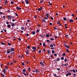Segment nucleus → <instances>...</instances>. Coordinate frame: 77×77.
<instances>
[{"label": "nucleus", "mask_w": 77, "mask_h": 77, "mask_svg": "<svg viewBox=\"0 0 77 77\" xmlns=\"http://www.w3.org/2000/svg\"><path fill=\"white\" fill-rule=\"evenodd\" d=\"M55 39H57V36H55Z\"/></svg>", "instance_id": "obj_55"}, {"label": "nucleus", "mask_w": 77, "mask_h": 77, "mask_svg": "<svg viewBox=\"0 0 77 77\" xmlns=\"http://www.w3.org/2000/svg\"><path fill=\"white\" fill-rule=\"evenodd\" d=\"M26 54H29V50L28 49L26 50Z\"/></svg>", "instance_id": "obj_3"}, {"label": "nucleus", "mask_w": 77, "mask_h": 77, "mask_svg": "<svg viewBox=\"0 0 77 77\" xmlns=\"http://www.w3.org/2000/svg\"><path fill=\"white\" fill-rule=\"evenodd\" d=\"M7 53L8 54H9V53H10V51H9V50L7 51Z\"/></svg>", "instance_id": "obj_14"}, {"label": "nucleus", "mask_w": 77, "mask_h": 77, "mask_svg": "<svg viewBox=\"0 0 77 77\" xmlns=\"http://www.w3.org/2000/svg\"><path fill=\"white\" fill-rule=\"evenodd\" d=\"M1 75H2V77H5V76L4 75H3V74L1 73Z\"/></svg>", "instance_id": "obj_21"}, {"label": "nucleus", "mask_w": 77, "mask_h": 77, "mask_svg": "<svg viewBox=\"0 0 77 77\" xmlns=\"http://www.w3.org/2000/svg\"><path fill=\"white\" fill-rule=\"evenodd\" d=\"M51 40V41H53V40H54V39L53 38H50Z\"/></svg>", "instance_id": "obj_40"}, {"label": "nucleus", "mask_w": 77, "mask_h": 77, "mask_svg": "<svg viewBox=\"0 0 77 77\" xmlns=\"http://www.w3.org/2000/svg\"><path fill=\"white\" fill-rule=\"evenodd\" d=\"M61 60H63L64 59V58L63 57H61Z\"/></svg>", "instance_id": "obj_29"}, {"label": "nucleus", "mask_w": 77, "mask_h": 77, "mask_svg": "<svg viewBox=\"0 0 77 77\" xmlns=\"http://www.w3.org/2000/svg\"><path fill=\"white\" fill-rule=\"evenodd\" d=\"M68 74L69 75H71V73L70 72H69Z\"/></svg>", "instance_id": "obj_53"}, {"label": "nucleus", "mask_w": 77, "mask_h": 77, "mask_svg": "<svg viewBox=\"0 0 77 77\" xmlns=\"http://www.w3.org/2000/svg\"><path fill=\"white\" fill-rule=\"evenodd\" d=\"M36 32L35 31H33L32 32V35H35Z\"/></svg>", "instance_id": "obj_13"}, {"label": "nucleus", "mask_w": 77, "mask_h": 77, "mask_svg": "<svg viewBox=\"0 0 77 77\" xmlns=\"http://www.w3.org/2000/svg\"><path fill=\"white\" fill-rule=\"evenodd\" d=\"M65 47H66V48H69V45H64Z\"/></svg>", "instance_id": "obj_4"}, {"label": "nucleus", "mask_w": 77, "mask_h": 77, "mask_svg": "<svg viewBox=\"0 0 77 77\" xmlns=\"http://www.w3.org/2000/svg\"><path fill=\"white\" fill-rule=\"evenodd\" d=\"M60 69L59 68H57V70H58V71L60 70Z\"/></svg>", "instance_id": "obj_54"}, {"label": "nucleus", "mask_w": 77, "mask_h": 77, "mask_svg": "<svg viewBox=\"0 0 77 77\" xmlns=\"http://www.w3.org/2000/svg\"><path fill=\"white\" fill-rule=\"evenodd\" d=\"M3 72H4V74H5L6 73V71H5V70H4L3 71Z\"/></svg>", "instance_id": "obj_23"}, {"label": "nucleus", "mask_w": 77, "mask_h": 77, "mask_svg": "<svg viewBox=\"0 0 77 77\" xmlns=\"http://www.w3.org/2000/svg\"><path fill=\"white\" fill-rule=\"evenodd\" d=\"M2 8H3V7H2L0 6V9H2Z\"/></svg>", "instance_id": "obj_60"}, {"label": "nucleus", "mask_w": 77, "mask_h": 77, "mask_svg": "<svg viewBox=\"0 0 77 77\" xmlns=\"http://www.w3.org/2000/svg\"><path fill=\"white\" fill-rule=\"evenodd\" d=\"M14 48H12L9 49V51H10V52H12V51H14Z\"/></svg>", "instance_id": "obj_1"}, {"label": "nucleus", "mask_w": 77, "mask_h": 77, "mask_svg": "<svg viewBox=\"0 0 77 77\" xmlns=\"http://www.w3.org/2000/svg\"><path fill=\"white\" fill-rule=\"evenodd\" d=\"M18 39L19 41H21V38H18Z\"/></svg>", "instance_id": "obj_64"}, {"label": "nucleus", "mask_w": 77, "mask_h": 77, "mask_svg": "<svg viewBox=\"0 0 77 77\" xmlns=\"http://www.w3.org/2000/svg\"><path fill=\"white\" fill-rule=\"evenodd\" d=\"M5 68L6 69H8V67L7 66H5Z\"/></svg>", "instance_id": "obj_43"}, {"label": "nucleus", "mask_w": 77, "mask_h": 77, "mask_svg": "<svg viewBox=\"0 0 77 77\" xmlns=\"http://www.w3.org/2000/svg\"><path fill=\"white\" fill-rule=\"evenodd\" d=\"M66 50L67 53H69V50L68 49H66Z\"/></svg>", "instance_id": "obj_33"}, {"label": "nucleus", "mask_w": 77, "mask_h": 77, "mask_svg": "<svg viewBox=\"0 0 77 77\" xmlns=\"http://www.w3.org/2000/svg\"><path fill=\"white\" fill-rule=\"evenodd\" d=\"M46 16H47V17H48L49 18H50V17H49V15H48V14H46Z\"/></svg>", "instance_id": "obj_12"}, {"label": "nucleus", "mask_w": 77, "mask_h": 77, "mask_svg": "<svg viewBox=\"0 0 77 77\" xmlns=\"http://www.w3.org/2000/svg\"><path fill=\"white\" fill-rule=\"evenodd\" d=\"M48 18H49L48 17H44V19L45 20H48Z\"/></svg>", "instance_id": "obj_7"}, {"label": "nucleus", "mask_w": 77, "mask_h": 77, "mask_svg": "<svg viewBox=\"0 0 77 77\" xmlns=\"http://www.w3.org/2000/svg\"><path fill=\"white\" fill-rule=\"evenodd\" d=\"M11 26H12V27H14L15 26V23H12L11 25Z\"/></svg>", "instance_id": "obj_8"}, {"label": "nucleus", "mask_w": 77, "mask_h": 77, "mask_svg": "<svg viewBox=\"0 0 77 77\" xmlns=\"http://www.w3.org/2000/svg\"><path fill=\"white\" fill-rule=\"evenodd\" d=\"M5 3H7V0H6L5 1Z\"/></svg>", "instance_id": "obj_63"}, {"label": "nucleus", "mask_w": 77, "mask_h": 77, "mask_svg": "<svg viewBox=\"0 0 77 77\" xmlns=\"http://www.w3.org/2000/svg\"><path fill=\"white\" fill-rule=\"evenodd\" d=\"M30 67H29V69H28V71H30Z\"/></svg>", "instance_id": "obj_39"}, {"label": "nucleus", "mask_w": 77, "mask_h": 77, "mask_svg": "<svg viewBox=\"0 0 77 77\" xmlns=\"http://www.w3.org/2000/svg\"><path fill=\"white\" fill-rule=\"evenodd\" d=\"M47 52L48 53H50V51L49 50H48Z\"/></svg>", "instance_id": "obj_46"}, {"label": "nucleus", "mask_w": 77, "mask_h": 77, "mask_svg": "<svg viewBox=\"0 0 77 77\" xmlns=\"http://www.w3.org/2000/svg\"><path fill=\"white\" fill-rule=\"evenodd\" d=\"M54 56H57V54H54Z\"/></svg>", "instance_id": "obj_57"}, {"label": "nucleus", "mask_w": 77, "mask_h": 77, "mask_svg": "<svg viewBox=\"0 0 77 77\" xmlns=\"http://www.w3.org/2000/svg\"><path fill=\"white\" fill-rule=\"evenodd\" d=\"M21 33H23V31L21 30L20 31Z\"/></svg>", "instance_id": "obj_62"}, {"label": "nucleus", "mask_w": 77, "mask_h": 77, "mask_svg": "<svg viewBox=\"0 0 77 77\" xmlns=\"http://www.w3.org/2000/svg\"><path fill=\"white\" fill-rule=\"evenodd\" d=\"M40 36L42 38H44V36L42 35H40Z\"/></svg>", "instance_id": "obj_47"}, {"label": "nucleus", "mask_w": 77, "mask_h": 77, "mask_svg": "<svg viewBox=\"0 0 77 77\" xmlns=\"http://www.w3.org/2000/svg\"><path fill=\"white\" fill-rule=\"evenodd\" d=\"M49 34H47L46 35V37H49Z\"/></svg>", "instance_id": "obj_38"}, {"label": "nucleus", "mask_w": 77, "mask_h": 77, "mask_svg": "<svg viewBox=\"0 0 77 77\" xmlns=\"http://www.w3.org/2000/svg\"><path fill=\"white\" fill-rule=\"evenodd\" d=\"M42 7H40V8H38V11H40L42 10Z\"/></svg>", "instance_id": "obj_6"}, {"label": "nucleus", "mask_w": 77, "mask_h": 77, "mask_svg": "<svg viewBox=\"0 0 77 77\" xmlns=\"http://www.w3.org/2000/svg\"><path fill=\"white\" fill-rule=\"evenodd\" d=\"M35 70H36V72H37V73L39 72V71L38 70V69H36Z\"/></svg>", "instance_id": "obj_17"}, {"label": "nucleus", "mask_w": 77, "mask_h": 77, "mask_svg": "<svg viewBox=\"0 0 77 77\" xmlns=\"http://www.w3.org/2000/svg\"><path fill=\"white\" fill-rule=\"evenodd\" d=\"M72 71H73V72H75V70L74 69H73L72 70Z\"/></svg>", "instance_id": "obj_31"}, {"label": "nucleus", "mask_w": 77, "mask_h": 77, "mask_svg": "<svg viewBox=\"0 0 77 77\" xmlns=\"http://www.w3.org/2000/svg\"><path fill=\"white\" fill-rule=\"evenodd\" d=\"M25 2H26V4H29V1L26 0L25 1Z\"/></svg>", "instance_id": "obj_10"}, {"label": "nucleus", "mask_w": 77, "mask_h": 77, "mask_svg": "<svg viewBox=\"0 0 77 77\" xmlns=\"http://www.w3.org/2000/svg\"><path fill=\"white\" fill-rule=\"evenodd\" d=\"M51 47H53V45H50Z\"/></svg>", "instance_id": "obj_30"}, {"label": "nucleus", "mask_w": 77, "mask_h": 77, "mask_svg": "<svg viewBox=\"0 0 77 77\" xmlns=\"http://www.w3.org/2000/svg\"><path fill=\"white\" fill-rule=\"evenodd\" d=\"M21 30H23L24 29V27H22L21 28Z\"/></svg>", "instance_id": "obj_28"}, {"label": "nucleus", "mask_w": 77, "mask_h": 77, "mask_svg": "<svg viewBox=\"0 0 77 77\" xmlns=\"http://www.w3.org/2000/svg\"><path fill=\"white\" fill-rule=\"evenodd\" d=\"M60 60V58H57V61H59V60Z\"/></svg>", "instance_id": "obj_19"}, {"label": "nucleus", "mask_w": 77, "mask_h": 77, "mask_svg": "<svg viewBox=\"0 0 77 77\" xmlns=\"http://www.w3.org/2000/svg\"><path fill=\"white\" fill-rule=\"evenodd\" d=\"M52 53H55V51H54V50H53L52 51Z\"/></svg>", "instance_id": "obj_20"}, {"label": "nucleus", "mask_w": 77, "mask_h": 77, "mask_svg": "<svg viewBox=\"0 0 77 77\" xmlns=\"http://www.w3.org/2000/svg\"><path fill=\"white\" fill-rule=\"evenodd\" d=\"M40 65H42L43 66H44V64L43 63H42V62H40Z\"/></svg>", "instance_id": "obj_5"}, {"label": "nucleus", "mask_w": 77, "mask_h": 77, "mask_svg": "<svg viewBox=\"0 0 77 77\" xmlns=\"http://www.w3.org/2000/svg\"><path fill=\"white\" fill-rule=\"evenodd\" d=\"M43 45L44 46V47L45 46V43H43Z\"/></svg>", "instance_id": "obj_41"}, {"label": "nucleus", "mask_w": 77, "mask_h": 77, "mask_svg": "<svg viewBox=\"0 0 77 77\" xmlns=\"http://www.w3.org/2000/svg\"><path fill=\"white\" fill-rule=\"evenodd\" d=\"M74 20H73L70 19L69 20V22H73Z\"/></svg>", "instance_id": "obj_18"}, {"label": "nucleus", "mask_w": 77, "mask_h": 77, "mask_svg": "<svg viewBox=\"0 0 77 77\" xmlns=\"http://www.w3.org/2000/svg\"><path fill=\"white\" fill-rule=\"evenodd\" d=\"M23 72H26V69H23Z\"/></svg>", "instance_id": "obj_16"}, {"label": "nucleus", "mask_w": 77, "mask_h": 77, "mask_svg": "<svg viewBox=\"0 0 77 77\" xmlns=\"http://www.w3.org/2000/svg\"><path fill=\"white\" fill-rule=\"evenodd\" d=\"M11 4H14V2L13 1L11 2Z\"/></svg>", "instance_id": "obj_37"}, {"label": "nucleus", "mask_w": 77, "mask_h": 77, "mask_svg": "<svg viewBox=\"0 0 77 77\" xmlns=\"http://www.w3.org/2000/svg\"><path fill=\"white\" fill-rule=\"evenodd\" d=\"M15 15H16V16H17V17H18V14H17L15 13Z\"/></svg>", "instance_id": "obj_56"}, {"label": "nucleus", "mask_w": 77, "mask_h": 77, "mask_svg": "<svg viewBox=\"0 0 77 77\" xmlns=\"http://www.w3.org/2000/svg\"><path fill=\"white\" fill-rule=\"evenodd\" d=\"M39 29H38L37 30V33H39Z\"/></svg>", "instance_id": "obj_36"}, {"label": "nucleus", "mask_w": 77, "mask_h": 77, "mask_svg": "<svg viewBox=\"0 0 77 77\" xmlns=\"http://www.w3.org/2000/svg\"><path fill=\"white\" fill-rule=\"evenodd\" d=\"M26 36H29V34H26Z\"/></svg>", "instance_id": "obj_50"}, {"label": "nucleus", "mask_w": 77, "mask_h": 77, "mask_svg": "<svg viewBox=\"0 0 77 77\" xmlns=\"http://www.w3.org/2000/svg\"><path fill=\"white\" fill-rule=\"evenodd\" d=\"M27 48L28 49H29V48H30V46H27Z\"/></svg>", "instance_id": "obj_24"}, {"label": "nucleus", "mask_w": 77, "mask_h": 77, "mask_svg": "<svg viewBox=\"0 0 77 77\" xmlns=\"http://www.w3.org/2000/svg\"><path fill=\"white\" fill-rule=\"evenodd\" d=\"M49 3L50 5H52V4H51V3H50V2H49Z\"/></svg>", "instance_id": "obj_44"}, {"label": "nucleus", "mask_w": 77, "mask_h": 77, "mask_svg": "<svg viewBox=\"0 0 77 77\" xmlns=\"http://www.w3.org/2000/svg\"><path fill=\"white\" fill-rule=\"evenodd\" d=\"M42 21H43V22L44 23H45V20L44 19H43L42 20Z\"/></svg>", "instance_id": "obj_26"}, {"label": "nucleus", "mask_w": 77, "mask_h": 77, "mask_svg": "<svg viewBox=\"0 0 77 77\" xmlns=\"http://www.w3.org/2000/svg\"><path fill=\"white\" fill-rule=\"evenodd\" d=\"M23 73L24 75H25V76H26V73H25L24 72H23Z\"/></svg>", "instance_id": "obj_48"}, {"label": "nucleus", "mask_w": 77, "mask_h": 77, "mask_svg": "<svg viewBox=\"0 0 77 77\" xmlns=\"http://www.w3.org/2000/svg\"><path fill=\"white\" fill-rule=\"evenodd\" d=\"M11 65H13V63H10Z\"/></svg>", "instance_id": "obj_59"}, {"label": "nucleus", "mask_w": 77, "mask_h": 77, "mask_svg": "<svg viewBox=\"0 0 77 77\" xmlns=\"http://www.w3.org/2000/svg\"><path fill=\"white\" fill-rule=\"evenodd\" d=\"M22 65H23V66H24L25 65L24 63V62H22Z\"/></svg>", "instance_id": "obj_34"}, {"label": "nucleus", "mask_w": 77, "mask_h": 77, "mask_svg": "<svg viewBox=\"0 0 77 77\" xmlns=\"http://www.w3.org/2000/svg\"><path fill=\"white\" fill-rule=\"evenodd\" d=\"M69 74L68 73H67L66 74V76H68Z\"/></svg>", "instance_id": "obj_61"}, {"label": "nucleus", "mask_w": 77, "mask_h": 77, "mask_svg": "<svg viewBox=\"0 0 77 77\" xmlns=\"http://www.w3.org/2000/svg\"><path fill=\"white\" fill-rule=\"evenodd\" d=\"M8 45H11V44L10 43H8Z\"/></svg>", "instance_id": "obj_45"}, {"label": "nucleus", "mask_w": 77, "mask_h": 77, "mask_svg": "<svg viewBox=\"0 0 77 77\" xmlns=\"http://www.w3.org/2000/svg\"><path fill=\"white\" fill-rule=\"evenodd\" d=\"M54 77H56V76H57V75H56V74H54Z\"/></svg>", "instance_id": "obj_52"}, {"label": "nucleus", "mask_w": 77, "mask_h": 77, "mask_svg": "<svg viewBox=\"0 0 77 77\" xmlns=\"http://www.w3.org/2000/svg\"><path fill=\"white\" fill-rule=\"evenodd\" d=\"M65 36H66V37L67 38H68V35H65Z\"/></svg>", "instance_id": "obj_49"}, {"label": "nucleus", "mask_w": 77, "mask_h": 77, "mask_svg": "<svg viewBox=\"0 0 77 77\" xmlns=\"http://www.w3.org/2000/svg\"><path fill=\"white\" fill-rule=\"evenodd\" d=\"M8 18H9V19H11V18H12V16H8Z\"/></svg>", "instance_id": "obj_9"}, {"label": "nucleus", "mask_w": 77, "mask_h": 77, "mask_svg": "<svg viewBox=\"0 0 77 77\" xmlns=\"http://www.w3.org/2000/svg\"><path fill=\"white\" fill-rule=\"evenodd\" d=\"M64 61L65 62H66V61H67V59H66V58H65V59H64Z\"/></svg>", "instance_id": "obj_32"}, {"label": "nucleus", "mask_w": 77, "mask_h": 77, "mask_svg": "<svg viewBox=\"0 0 77 77\" xmlns=\"http://www.w3.org/2000/svg\"><path fill=\"white\" fill-rule=\"evenodd\" d=\"M7 27H8V28H11V25H8Z\"/></svg>", "instance_id": "obj_15"}, {"label": "nucleus", "mask_w": 77, "mask_h": 77, "mask_svg": "<svg viewBox=\"0 0 77 77\" xmlns=\"http://www.w3.org/2000/svg\"><path fill=\"white\" fill-rule=\"evenodd\" d=\"M1 44H2V45H6V44L4 43H1Z\"/></svg>", "instance_id": "obj_22"}, {"label": "nucleus", "mask_w": 77, "mask_h": 77, "mask_svg": "<svg viewBox=\"0 0 77 77\" xmlns=\"http://www.w3.org/2000/svg\"><path fill=\"white\" fill-rule=\"evenodd\" d=\"M51 20H53V17H51Z\"/></svg>", "instance_id": "obj_42"}, {"label": "nucleus", "mask_w": 77, "mask_h": 77, "mask_svg": "<svg viewBox=\"0 0 77 77\" xmlns=\"http://www.w3.org/2000/svg\"><path fill=\"white\" fill-rule=\"evenodd\" d=\"M66 55V54L65 53H64L63 54V55L64 56H65Z\"/></svg>", "instance_id": "obj_25"}, {"label": "nucleus", "mask_w": 77, "mask_h": 77, "mask_svg": "<svg viewBox=\"0 0 77 77\" xmlns=\"http://www.w3.org/2000/svg\"><path fill=\"white\" fill-rule=\"evenodd\" d=\"M64 20H65V21H66V19L65 17H64L63 18Z\"/></svg>", "instance_id": "obj_35"}, {"label": "nucleus", "mask_w": 77, "mask_h": 77, "mask_svg": "<svg viewBox=\"0 0 77 77\" xmlns=\"http://www.w3.org/2000/svg\"><path fill=\"white\" fill-rule=\"evenodd\" d=\"M60 21H59L58 22H57V24H60Z\"/></svg>", "instance_id": "obj_27"}, {"label": "nucleus", "mask_w": 77, "mask_h": 77, "mask_svg": "<svg viewBox=\"0 0 77 77\" xmlns=\"http://www.w3.org/2000/svg\"><path fill=\"white\" fill-rule=\"evenodd\" d=\"M32 49L33 50V51H35L36 50V48L35 47H32Z\"/></svg>", "instance_id": "obj_2"}, {"label": "nucleus", "mask_w": 77, "mask_h": 77, "mask_svg": "<svg viewBox=\"0 0 77 77\" xmlns=\"http://www.w3.org/2000/svg\"><path fill=\"white\" fill-rule=\"evenodd\" d=\"M73 75H74V76H75V75H76V74H75L74 73L73 74Z\"/></svg>", "instance_id": "obj_58"}, {"label": "nucleus", "mask_w": 77, "mask_h": 77, "mask_svg": "<svg viewBox=\"0 0 77 77\" xmlns=\"http://www.w3.org/2000/svg\"><path fill=\"white\" fill-rule=\"evenodd\" d=\"M39 53H41V50H40L38 51Z\"/></svg>", "instance_id": "obj_51"}, {"label": "nucleus", "mask_w": 77, "mask_h": 77, "mask_svg": "<svg viewBox=\"0 0 77 77\" xmlns=\"http://www.w3.org/2000/svg\"><path fill=\"white\" fill-rule=\"evenodd\" d=\"M16 8L17 9H19V10H21V8L20 7H17Z\"/></svg>", "instance_id": "obj_11"}]
</instances>
